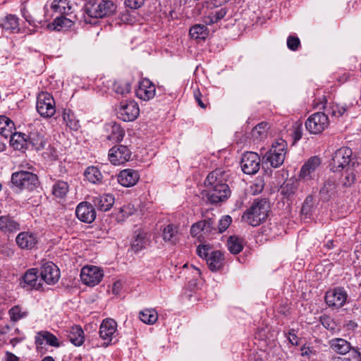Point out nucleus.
I'll use <instances>...</instances> for the list:
<instances>
[{
    "instance_id": "obj_26",
    "label": "nucleus",
    "mask_w": 361,
    "mask_h": 361,
    "mask_svg": "<svg viewBox=\"0 0 361 361\" xmlns=\"http://www.w3.org/2000/svg\"><path fill=\"white\" fill-rule=\"evenodd\" d=\"M207 263L211 271L222 269L225 263L223 253L219 250L211 251Z\"/></svg>"
},
{
    "instance_id": "obj_29",
    "label": "nucleus",
    "mask_w": 361,
    "mask_h": 361,
    "mask_svg": "<svg viewBox=\"0 0 361 361\" xmlns=\"http://www.w3.org/2000/svg\"><path fill=\"white\" fill-rule=\"evenodd\" d=\"M74 22L75 20L61 16L56 18L51 23L48 25V27L52 30L61 31L71 27Z\"/></svg>"
},
{
    "instance_id": "obj_30",
    "label": "nucleus",
    "mask_w": 361,
    "mask_h": 361,
    "mask_svg": "<svg viewBox=\"0 0 361 361\" xmlns=\"http://www.w3.org/2000/svg\"><path fill=\"white\" fill-rule=\"evenodd\" d=\"M357 168L358 166H350L343 169V173L341 176V182L345 187L351 186L356 180Z\"/></svg>"
},
{
    "instance_id": "obj_13",
    "label": "nucleus",
    "mask_w": 361,
    "mask_h": 361,
    "mask_svg": "<svg viewBox=\"0 0 361 361\" xmlns=\"http://www.w3.org/2000/svg\"><path fill=\"white\" fill-rule=\"evenodd\" d=\"M139 114L140 109L138 104L132 100L121 102L118 111V118L126 122L135 120Z\"/></svg>"
},
{
    "instance_id": "obj_55",
    "label": "nucleus",
    "mask_w": 361,
    "mask_h": 361,
    "mask_svg": "<svg viewBox=\"0 0 361 361\" xmlns=\"http://www.w3.org/2000/svg\"><path fill=\"white\" fill-rule=\"evenodd\" d=\"M300 46V41L298 37L290 35L287 39V47L291 51L298 50Z\"/></svg>"
},
{
    "instance_id": "obj_4",
    "label": "nucleus",
    "mask_w": 361,
    "mask_h": 361,
    "mask_svg": "<svg viewBox=\"0 0 361 361\" xmlns=\"http://www.w3.org/2000/svg\"><path fill=\"white\" fill-rule=\"evenodd\" d=\"M114 4L110 0H89L85 4V11L91 18H103L115 10Z\"/></svg>"
},
{
    "instance_id": "obj_28",
    "label": "nucleus",
    "mask_w": 361,
    "mask_h": 361,
    "mask_svg": "<svg viewBox=\"0 0 361 361\" xmlns=\"http://www.w3.org/2000/svg\"><path fill=\"white\" fill-rule=\"evenodd\" d=\"M10 143L13 147L17 150L27 149V135L21 133L13 132L10 136Z\"/></svg>"
},
{
    "instance_id": "obj_61",
    "label": "nucleus",
    "mask_w": 361,
    "mask_h": 361,
    "mask_svg": "<svg viewBox=\"0 0 361 361\" xmlns=\"http://www.w3.org/2000/svg\"><path fill=\"white\" fill-rule=\"evenodd\" d=\"M145 0H125V4L126 6L137 9L141 7L144 4Z\"/></svg>"
},
{
    "instance_id": "obj_24",
    "label": "nucleus",
    "mask_w": 361,
    "mask_h": 361,
    "mask_svg": "<svg viewBox=\"0 0 361 361\" xmlns=\"http://www.w3.org/2000/svg\"><path fill=\"white\" fill-rule=\"evenodd\" d=\"M106 130L108 133L106 139L113 142H121L125 135V132L121 126L116 123H110L106 125Z\"/></svg>"
},
{
    "instance_id": "obj_17",
    "label": "nucleus",
    "mask_w": 361,
    "mask_h": 361,
    "mask_svg": "<svg viewBox=\"0 0 361 361\" xmlns=\"http://www.w3.org/2000/svg\"><path fill=\"white\" fill-rule=\"evenodd\" d=\"M150 235L144 229L137 228L135 230L131 242V250L134 252H138L146 248L149 243Z\"/></svg>"
},
{
    "instance_id": "obj_51",
    "label": "nucleus",
    "mask_w": 361,
    "mask_h": 361,
    "mask_svg": "<svg viewBox=\"0 0 361 361\" xmlns=\"http://www.w3.org/2000/svg\"><path fill=\"white\" fill-rule=\"evenodd\" d=\"M315 203H314V199L312 195L307 196L302 204L301 211L302 213L305 215H309L312 212L314 207Z\"/></svg>"
},
{
    "instance_id": "obj_20",
    "label": "nucleus",
    "mask_w": 361,
    "mask_h": 361,
    "mask_svg": "<svg viewBox=\"0 0 361 361\" xmlns=\"http://www.w3.org/2000/svg\"><path fill=\"white\" fill-rule=\"evenodd\" d=\"M330 349L339 355H346L351 350H354L350 342L341 338H334L329 341Z\"/></svg>"
},
{
    "instance_id": "obj_41",
    "label": "nucleus",
    "mask_w": 361,
    "mask_h": 361,
    "mask_svg": "<svg viewBox=\"0 0 361 361\" xmlns=\"http://www.w3.org/2000/svg\"><path fill=\"white\" fill-rule=\"evenodd\" d=\"M189 34L194 39H205L209 35V30L204 25L196 24L190 29Z\"/></svg>"
},
{
    "instance_id": "obj_56",
    "label": "nucleus",
    "mask_w": 361,
    "mask_h": 361,
    "mask_svg": "<svg viewBox=\"0 0 361 361\" xmlns=\"http://www.w3.org/2000/svg\"><path fill=\"white\" fill-rule=\"evenodd\" d=\"M202 226H204L203 223H201V221L192 224L190 228V233L192 236H202Z\"/></svg>"
},
{
    "instance_id": "obj_64",
    "label": "nucleus",
    "mask_w": 361,
    "mask_h": 361,
    "mask_svg": "<svg viewBox=\"0 0 361 361\" xmlns=\"http://www.w3.org/2000/svg\"><path fill=\"white\" fill-rule=\"evenodd\" d=\"M82 271H102L99 267L93 266V265H85L84 266L81 270Z\"/></svg>"
},
{
    "instance_id": "obj_8",
    "label": "nucleus",
    "mask_w": 361,
    "mask_h": 361,
    "mask_svg": "<svg viewBox=\"0 0 361 361\" xmlns=\"http://www.w3.org/2000/svg\"><path fill=\"white\" fill-rule=\"evenodd\" d=\"M321 164V159L318 157H312L302 165L299 178L305 182L314 180L318 177V170Z\"/></svg>"
},
{
    "instance_id": "obj_43",
    "label": "nucleus",
    "mask_w": 361,
    "mask_h": 361,
    "mask_svg": "<svg viewBox=\"0 0 361 361\" xmlns=\"http://www.w3.org/2000/svg\"><path fill=\"white\" fill-rule=\"evenodd\" d=\"M51 8L62 14H69L71 12V6L67 0H54L51 4Z\"/></svg>"
},
{
    "instance_id": "obj_36",
    "label": "nucleus",
    "mask_w": 361,
    "mask_h": 361,
    "mask_svg": "<svg viewBox=\"0 0 361 361\" xmlns=\"http://www.w3.org/2000/svg\"><path fill=\"white\" fill-rule=\"evenodd\" d=\"M15 130L14 123L7 116H0V135L8 138Z\"/></svg>"
},
{
    "instance_id": "obj_32",
    "label": "nucleus",
    "mask_w": 361,
    "mask_h": 361,
    "mask_svg": "<svg viewBox=\"0 0 361 361\" xmlns=\"http://www.w3.org/2000/svg\"><path fill=\"white\" fill-rule=\"evenodd\" d=\"M84 176L89 182L93 184L102 183L103 175L97 166H88L84 172Z\"/></svg>"
},
{
    "instance_id": "obj_39",
    "label": "nucleus",
    "mask_w": 361,
    "mask_h": 361,
    "mask_svg": "<svg viewBox=\"0 0 361 361\" xmlns=\"http://www.w3.org/2000/svg\"><path fill=\"white\" fill-rule=\"evenodd\" d=\"M68 338L70 341L76 346H80L85 341L84 332L81 327L75 326L72 327Z\"/></svg>"
},
{
    "instance_id": "obj_18",
    "label": "nucleus",
    "mask_w": 361,
    "mask_h": 361,
    "mask_svg": "<svg viewBox=\"0 0 361 361\" xmlns=\"http://www.w3.org/2000/svg\"><path fill=\"white\" fill-rule=\"evenodd\" d=\"M140 175L135 170L127 169L121 171L117 178L118 182L123 187H132L139 180Z\"/></svg>"
},
{
    "instance_id": "obj_5",
    "label": "nucleus",
    "mask_w": 361,
    "mask_h": 361,
    "mask_svg": "<svg viewBox=\"0 0 361 361\" xmlns=\"http://www.w3.org/2000/svg\"><path fill=\"white\" fill-rule=\"evenodd\" d=\"M12 183L19 189L33 190L39 185L37 176L31 171L21 170L13 173L11 176Z\"/></svg>"
},
{
    "instance_id": "obj_15",
    "label": "nucleus",
    "mask_w": 361,
    "mask_h": 361,
    "mask_svg": "<svg viewBox=\"0 0 361 361\" xmlns=\"http://www.w3.org/2000/svg\"><path fill=\"white\" fill-rule=\"evenodd\" d=\"M117 329V324L112 319L103 320L99 328V336L104 341V346H107L111 341Z\"/></svg>"
},
{
    "instance_id": "obj_45",
    "label": "nucleus",
    "mask_w": 361,
    "mask_h": 361,
    "mask_svg": "<svg viewBox=\"0 0 361 361\" xmlns=\"http://www.w3.org/2000/svg\"><path fill=\"white\" fill-rule=\"evenodd\" d=\"M8 314L12 322H16L23 318H25L28 314V312L25 310H23L19 305H16L10 309Z\"/></svg>"
},
{
    "instance_id": "obj_60",
    "label": "nucleus",
    "mask_w": 361,
    "mask_h": 361,
    "mask_svg": "<svg viewBox=\"0 0 361 361\" xmlns=\"http://www.w3.org/2000/svg\"><path fill=\"white\" fill-rule=\"evenodd\" d=\"M346 111V108L343 106H340L338 104H334L331 107V114L334 116L339 117L343 115V114Z\"/></svg>"
},
{
    "instance_id": "obj_14",
    "label": "nucleus",
    "mask_w": 361,
    "mask_h": 361,
    "mask_svg": "<svg viewBox=\"0 0 361 361\" xmlns=\"http://www.w3.org/2000/svg\"><path fill=\"white\" fill-rule=\"evenodd\" d=\"M155 93L156 88L154 85L147 78L140 80L138 87L135 90L136 96L143 101H149L153 99Z\"/></svg>"
},
{
    "instance_id": "obj_47",
    "label": "nucleus",
    "mask_w": 361,
    "mask_h": 361,
    "mask_svg": "<svg viewBox=\"0 0 361 361\" xmlns=\"http://www.w3.org/2000/svg\"><path fill=\"white\" fill-rule=\"evenodd\" d=\"M201 223H203L204 224V226H202L203 237H209L216 233V228L215 227V223L212 219H204L201 221Z\"/></svg>"
},
{
    "instance_id": "obj_62",
    "label": "nucleus",
    "mask_w": 361,
    "mask_h": 361,
    "mask_svg": "<svg viewBox=\"0 0 361 361\" xmlns=\"http://www.w3.org/2000/svg\"><path fill=\"white\" fill-rule=\"evenodd\" d=\"M322 323L326 329L331 330L334 329V322H333L332 319L330 317H326L322 318Z\"/></svg>"
},
{
    "instance_id": "obj_19",
    "label": "nucleus",
    "mask_w": 361,
    "mask_h": 361,
    "mask_svg": "<svg viewBox=\"0 0 361 361\" xmlns=\"http://www.w3.org/2000/svg\"><path fill=\"white\" fill-rule=\"evenodd\" d=\"M94 207L102 212L109 211L114 204V197L111 194L97 195L92 197Z\"/></svg>"
},
{
    "instance_id": "obj_63",
    "label": "nucleus",
    "mask_w": 361,
    "mask_h": 361,
    "mask_svg": "<svg viewBox=\"0 0 361 361\" xmlns=\"http://www.w3.org/2000/svg\"><path fill=\"white\" fill-rule=\"evenodd\" d=\"M20 358L13 353L6 351L2 361H19Z\"/></svg>"
},
{
    "instance_id": "obj_52",
    "label": "nucleus",
    "mask_w": 361,
    "mask_h": 361,
    "mask_svg": "<svg viewBox=\"0 0 361 361\" xmlns=\"http://www.w3.org/2000/svg\"><path fill=\"white\" fill-rule=\"evenodd\" d=\"M335 188L334 183L331 181H326L324 183L323 187L319 190V194L322 198L328 199L331 193Z\"/></svg>"
},
{
    "instance_id": "obj_25",
    "label": "nucleus",
    "mask_w": 361,
    "mask_h": 361,
    "mask_svg": "<svg viewBox=\"0 0 361 361\" xmlns=\"http://www.w3.org/2000/svg\"><path fill=\"white\" fill-rule=\"evenodd\" d=\"M45 144L44 135L38 131H32L27 135V148L31 146L32 149L39 151L44 148Z\"/></svg>"
},
{
    "instance_id": "obj_23",
    "label": "nucleus",
    "mask_w": 361,
    "mask_h": 361,
    "mask_svg": "<svg viewBox=\"0 0 361 361\" xmlns=\"http://www.w3.org/2000/svg\"><path fill=\"white\" fill-rule=\"evenodd\" d=\"M17 245L23 249H32L37 243L38 240L35 234L30 232H21L16 238Z\"/></svg>"
},
{
    "instance_id": "obj_33",
    "label": "nucleus",
    "mask_w": 361,
    "mask_h": 361,
    "mask_svg": "<svg viewBox=\"0 0 361 361\" xmlns=\"http://www.w3.org/2000/svg\"><path fill=\"white\" fill-rule=\"evenodd\" d=\"M80 279L84 284L89 286L97 285L102 279V272H80Z\"/></svg>"
},
{
    "instance_id": "obj_10",
    "label": "nucleus",
    "mask_w": 361,
    "mask_h": 361,
    "mask_svg": "<svg viewBox=\"0 0 361 361\" xmlns=\"http://www.w3.org/2000/svg\"><path fill=\"white\" fill-rule=\"evenodd\" d=\"M329 126L328 116L322 112H317L308 118L305 122L307 130L312 134H319Z\"/></svg>"
},
{
    "instance_id": "obj_11",
    "label": "nucleus",
    "mask_w": 361,
    "mask_h": 361,
    "mask_svg": "<svg viewBox=\"0 0 361 361\" xmlns=\"http://www.w3.org/2000/svg\"><path fill=\"white\" fill-rule=\"evenodd\" d=\"M240 167L243 173L246 174H255L260 168L259 156L252 152L244 153L240 161Z\"/></svg>"
},
{
    "instance_id": "obj_22",
    "label": "nucleus",
    "mask_w": 361,
    "mask_h": 361,
    "mask_svg": "<svg viewBox=\"0 0 361 361\" xmlns=\"http://www.w3.org/2000/svg\"><path fill=\"white\" fill-rule=\"evenodd\" d=\"M39 272H25L20 286L27 290L39 289L42 287V279L37 274Z\"/></svg>"
},
{
    "instance_id": "obj_16",
    "label": "nucleus",
    "mask_w": 361,
    "mask_h": 361,
    "mask_svg": "<svg viewBox=\"0 0 361 361\" xmlns=\"http://www.w3.org/2000/svg\"><path fill=\"white\" fill-rule=\"evenodd\" d=\"M75 214L79 220L85 223H92L96 218V212L91 203H80L75 209Z\"/></svg>"
},
{
    "instance_id": "obj_44",
    "label": "nucleus",
    "mask_w": 361,
    "mask_h": 361,
    "mask_svg": "<svg viewBox=\"0 0 361 361\" xmlns=\"http://www.w3.org/2000/svg\"><path fill=\"white\" fill-rule=\"evenodd\" d=\"M140 319L145 324H153L157 321L158 314L153 309H147L140 312Z\"/></svg>"
},
{
    "instance_id": "obj_35",
    "label": "nucleus",
    "mask_w": 361,
    "mask_h": 361,
    "mask_svg": "<svg viewBox=\"0 0 361 361\" xmlns=\"http://www.w3.org/2000/svg\"><path fill=\"white\" fill-rule=\"evenodd\" d=\"M162 236L166 242L176 244L179 236L178 227L173 224H169L163 229Z\"/></svg>"
},
{
    "instance_id": "obj_46",
    "label": "nucleus",
    "mask_w": 361,
    "mask_h": 361,
    "mask_svg": "<svg viewBox=\"0 0 361 361\" xmlns=\"http://www.w3.org/2000/svg\"><path fill=\"white\" fill-rule=\"evenodd\" d=\"M267 122H261L252 130V137L256 140H262L267 136L269 128Z\"/></svg>"
},
{
    "instance_id": "obj_49",
    "label": "nucleus",
    "mask_w": 361,
    "mask_h": 361,
    "mask_svg": "<svg viewBox=\"0 0 361 361\" xmlns=\"http://www.w3.org/2000/svg\"><path fill=\"white\" fill-rule=\"evenodd\" d=\"M135 212V209L131 204L124 205L120 208L116 215L118 221H123L126 218L133 215Z\"/></svg>"
},
{
    "instance_id": "obj_42",
    "label": "nucleus",
    "mask_w": 361,
    "mask_h": 361,
    "mask_svg": "<svg viewBox=\"0 0 361 361\" xmlns=\"http://www.w3.org/2000/svg\"><path fill=\"white\" fill-rule=\"evenodd\" d=\"M113 89L116 94L126 95L130 92L131 82L127 80H118L114 83Z\"/></svg>"
},
{
    "instance_id": "obj_37",
    "label": "nucleus",
    "mask_w": 361,
    "mask_h": 361,
    "mask_svg": "<svg viewBox=\"0 0 361 361\" xmlns=\"http://www.w3.org/2000/svg\"><path fill=\"white\" fill-rule=\"evenodd\" d=\"M227 13V10L224 8L211 11L208 15L205 16L203 18V22L207 25H212L225 17Z\"/></svg>"
},
{
    "instance_id": "obj_2",
    "label": "nucleus",
    "mask_w": 361,
    "mask_h": 361,
    "mask_svg": "<svg viewBox=\"0 0 361 361\" xmlns=\"http://www.w3.org/2000/svg\"><path fill=\"white\" fill-rule=\"evenodd\" d=\"M269 209L266 199H256L243 212L242 220L252 226H257L267 219Z\"/></svg>"
},
{
    "instance_id": "obj_34",
    "label": "nucleus",
    "mask_w": 361,
    "mask_h": 361,
    "mask_svg": "<svg viewBox=\"0 0 361 361\" xmlns=\"http://www.w3.org/2000/svg\"><path fill=\"white\" fill-rule=\"evenodd\" d=\"M1 27L7 30H10L13 32H18L20 31L19 19L15 15H8L4 19H2Z\"/></svg>"
},
{
    "instance_id": "obj_53",
    "label": "nucleus",
    "mask_w": 361,
    "mask_h": 361,
    "mask_svg": "<svg viewBox=\"0 0 361 361\" xmlns=\"http://www.w3.org/2000/svg\"><path fill=\"white\" fill-rule=\"evenodd\" d=\"M232 222V219L230 216L226 215L224 216L219 221L218 224V228H216V233H221L224 232L231 225Z\"/></svg>"
},
{
    "instance_id": "obj_1",
    "label": "nucleus",
    "mask_w": 361,
    "mask_h": 361,
    "mask_svg": "<svg viewBox=\"0 0 361 361\" xmlns=\"http://www.w3.org/2000/svg\"><path fill=\"white\" fill-rule=\"evenodd\" d=\"M228 176V172L223 169H216L209 173L204 185L207 200L210 203L224 202L230 197L231 191L226 183Z\"/></svg>"
},
{
    "instance_id": "obj_58",
    "label": "nucleus",
    "mask_w": 361,
    "mask_h": 361,
    "mask_svg": "<svg viewBox=\"0 0 361 361\" xmlns=\"http://www.w3.org/2000/svg\"><path fill=\"white\" fill-rule=\"evenodd\" d=\"M287 338L292 345H298L300 344V338L297 336L294 329L288 331Z\"/></svg>"
},
{
    "instance_id": "obj_6",
    "label": "nucleus",
    "mask_w": 361,
    "mask_h": 361,
    "mask_svg": "<svg viewBox=\"0 0 361 361\" xmlns=\"http://www.w3.org/2000/svg\"><path fill=\"white\" fill-rule=\"evenodd\" d=\"M37 112L44 118H51L56 113V103L53 96L47 92H42L37 97Z\"/></svg>"
},
{
    "instance_id": "obj_7",
    "label": "nucleus",
    "mask_w": 361,
    "mask_h": 361,
    "mask_svg": "<svg viewBox=\"0 0 361 361\" xmlns=\"http://www.w3.org/2000/svg\"><path fill=\"white\" fill-rule=\"evenodd\" d=\"M286 142L281 140L272 145L271 149L265 154L264 159L274 168L280 166L284 161L286 152Z\"/></svg>"
},
{
    "instance_id": "obj_21",
    "label": "nucleus",
    "mask_w": 361,
    "mask_h": 361,
    "mask_svg": "<svg viewBox=\"0 0 361 361\" xmlns=\"http://www.w3.org/2000/svg\"><path fill=\"white\" fill-rule=\"evenodd\" d=\"M35 343L37 347L42 346L44 343L56 348L60 346V342L56 336L47 331L37 332L35 337Z\"/></svg>"
},
{
    "instance_id": "obj_59",
    "label": "nucleus",
    "mask_w": 361,
    "mask_h": 361,
    "mask_svg": "<svg viewBox=\"0 0 361 361\" xmlns=\"http://www.w3.org/2000/svg\"><path fill=\"white\" fill-rule=\"evenodd\" d=\"M42 271H59V267L52 262L44 259L42 261Z\"/></svg>"
},
{
    "instance_id": "obj_12",
    "label": "nucleus",
    "mask_w": 361,
    "mask_h": 361,
    "mask_svg": "<svg viewBox=\"0 0 361 361\" xmlns=\"http://www.w3.org/2000/svg\"><path fill=\"white\" fill-rule=\"evenodd\" d=\"M131 155V150L123 145H116L109 151V159L114 165L125 164L130 159Z\"/></svg>"
},
{
    "instance_id": "obj_57",
    "label": "nucleus",
    "mask_w": 361,
    "mask_h": 361,
    "mask_svg": "<svg viewBox=\"0 0 361 361\" xmlns=\"http://www.w3.org/2000/svg\"><path fill=\"white\" fill-rule=\"evenodd\" d=\"M210 252H211V249L208 245H199L197 247V255L200 257L204 258L206 260L209 257Z\"/></svg>"
},
{
    "instance_id": "obj_50",
    "label": "nucleus",
    "mask_w": 361,
    "mask_h": 361,
    "mask_svg": "<svg viewBox=\"0 0 361 361\" xmlns=\"http://www.w3.org/2000/svg\"><path fill=\"white\" fill-rule=\"evenodd\" d=\"M63 121L67 126L71 130H76L79 128V122L75 118L73 114L64 112L63 114Z\"/></svg>"
},
{
    "instance_id": "obj_38",
    "label": "nucleus",
    "mask_w": 361,
    "mask_h": 361,
    "mask_svg": "<svg viewBox=\"0 0 361 361\" xmlns=\"http://www.w3.org/2000/svg\"><path fill=\"white\" fill-rule=\"evenodd\" d=\"M228 249L231 253L237 255L243 249V240L236 235H231L227 240Z\"/></svg>"
},
{
    "instance_id": "obj_54",
    "label": "nucleus",
    "mask_w": 361,
    "mask_h": 361,
    "mask_svg": "<svg viewBox=\"0 0 361 361\" xmlns=\"http://www.w3.org/2000/svg\"><path fill=\"white\" fill-rule=\"evenodd\" d=\"M21 11L23 18L30 25L37 27L38 24H41V20H38L35 16L30 14L25 8H23Z\"/></svg>"
},
{
    "instance_id": "obj_27",
    "label": "nucleus",
    "mask_w": 361,
    "mask_h": 361,
    "mask_svg": "<svg viewBox=\"0 0 361 361\" xmlns=\"http://www.w3.org/2000/svg\"><path fill=\"white\" fill-rule=\"evenodd\" d=\"M0 230L5 233H14L20 230L19 224L10 216H0Z\"/></svg>"
},
{
    "instance_id": "obj_9",
    "label": "nucleus",
    "mask_w": 361,
    "mask_h": 361,
    "mask_svg": "<svg viewBox=\"0 0 361 361\" xmlns=\"http://www.w3.org/2000/svg\"><path fill=\"white\" fill-rule=\"evenodd\" d=\"M348 293L343 288L338 287L328 290L325 295L326 305L334 309H340L348 299Z\"/></svg>"
},
{
    "instance_id": "obj_48",
    "label": "nucleus",
    "mask_w": 361,
    "mask_h": 361,
    "mask_svg": "<svg viewBox=\"0 0 361 361\" xmlns=\"http://www.w3.org/2000/svg\"><path fill=\"white\" fill-rule=\"evenodd\" d=\"M42 282L44 281L47 284H55L60 279V272H39Z\"/></svg>"
},
{
    "instance_id": "obj_3",
    "label": "nucleus",
    "mask_w": 361,
    "mask_h": 361,
    "mask_svg": "<svg viewBox=\"0 0 361 361\" xmlns=\"http://www.w3.org/2000/svg\"><path fill=\"white\" fill-rule=\"evenodd\" d=\"M352 154V150L348 147H342L334 152L329 163L331 171L340 172L348 166H358Z\"/></svg>"
},
{
    "instance_id": "obj_31",
    "label": "nucleus",
    "mask_w": 361,
    "mask_h": 361,
    "mask_svg": "<svg viewBox=\"0 0 361 361\" xmlns=\"http://www.w3.org/2000/svg\"><path fill=\"white\" fill-rule=\"evenodd\" d=\"M298 185L297 179L290 178L281 186L280 192L283 197L290 198L296 192Z\"/></svg>"
},
{
    "instance_id": "obj_40",
    "label": "nucleus",
    "mask_w": 361,
    "mask_h": 361,
    "mask_svg": "<svg viewBox=\"0 0 361 361\" xmlns=\"http://www.w3.org/2000/svg\"><path fill=\"white\" fill-rule=\"evenodd\" d=\"M69 186L66 182L57 181L52 187V194L57 199L63 200L68 192Z\"/></svg>"
}]
</instances>
